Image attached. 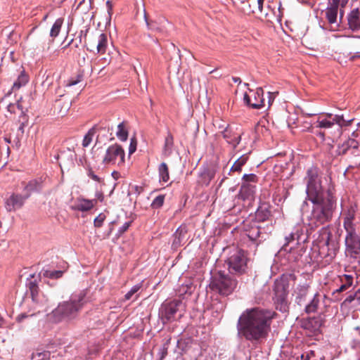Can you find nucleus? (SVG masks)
Returning <instances> with one entry per match:
<instances>
[{
  "label": "nucleus",
  "mask_w": 360,
  "mask_h": 360,
  "mask_svg": "<svg viewBox=\"0 0 360 360\" xmlns=\"http://www.w3.org/2000/svg\"><path fill=\"white\" fill-rule=\"evenodd\" d=\"M274 315V311L264 309H248L240 316L239 330L248 340L258 341L265 338L270 330Z\"/></svg>",
  "instance_id": "nucleus-1"
},
{
  "label": "nucleus",
  "mask_w": 360,
  "mask_h": 360,
  "mask_svg": "<svg viewBox=\"0 0 360 360\" xmlns=\"http://www.w3.org/2000/svg\"><path fill=\"white\" fill-rule=\"evenodd\" d=\"M84 297L85 294L80 292L79 294L72 295L70 300L60 302L51 314L53 321L60 322L63 320L74 319L82 309L84 303Z\"/></svg>",
  "instance_id": "nucleus-2"
},
{
  "label": "nucleus",
  "mask_w": 360,
  "mask_h": 360,
  "mask_svg": "<svg viewBox=\"0 0 360 360\" xmlns=\"http://www.w3.org/2000/svg\"><path fill=\"white\" fill-rule=\"evenodd\" d=\"M308 200L314 204L311 220L316 226L328 222L331 219L335 203L331 195L328 194L327 197L323 195L316 200L312 198Z\"/></svg>",
  "instance_id": "nucleus-3"
},
{
  "label": "nucleus",
  "mask_w": 360,
  "mask_h": 360,
  "mask_svg": "<svg viewBox=\"0 0 360 360\" xmlns=\"http://www.w3.org/2000/svg\"><path fill=\"white\" fill-rule=\"evenodd\" d=\"M304 179L307 182V199L312 198L313 200H316L319 196L325 195L321 181L319 178V172L316 167H312L308 169Z\"/></svg>",
  "instance_id": "nucleus-4"
},
{
  "label": "nucleus",
  "mask_w": 360,
  "mask_h": 360,
  "mask_svg": "<svg viewBox=\"0 0 360 360\" xmlns=\"http://www.w3.org/2000/svg\"><path fill=\"white\" fill-rule=\"evenodd\" d=\"M237 282L224 273L219 271L212 278L210 285L212 290L222 295L231 294L236 288Z\"/></svg>",
  "instance_id": "nucleus-5"
},
{
  "label": "nucleus",
  "mask_w": 360,
  "mask_h": 360,
  "mask_svg": "<svg viewBox=\"0 0 360 360\" xmlns=\"http://www.w3.org/2000/svg\"><path fill=\"white\" fill-rule=\"evenodd\" d=\"M247 257L243 250H236L227 259L229 271L233 274H243L247 269Z\"/></svg>",
  "instance_id": "nucleus-6"
},
{
  "label": "nucleus",
  "mask_w": 360,
  "mask_h": 360,
  "mask_svg": "<svg viewBox=\"0 0 360 360\" xmlns=\"http://www.w3.org/2000/svg\"><path fill=\"white\" fill-rule=\"evenodd\" d=\"M181 300H174L170 302H165L160 309L159 315L163 323L172 321L176 318V313L183 308Z\"/></svg>",
  "instance_id": "nucleus-7"
},
{
  "label": "nucleus",
  "mask_w": 360,
  "mask_h": 360,
  "mask_svg": "<svg viewBox=\"0 0 360 360\" xmlns=\"http://www.w3.org/2000/svg\"><path fill=\"white\" fill-rule=\"evenodd\" d=\"M124 150L121 146L114 144L108 148L103 159L104 165H122L124 162Z\"/></svg>",
  "instance_id": "nucleus-8"
},
{
  "label": "nucleus",
  "mask_w": 360,
  "mask_h": 360,
  "mask_svg": "<svg viewBox=\"0 0 360 360\" xmlns=\"http://www.w3.org/2000/svg\"><path fill=\"white\" fill-rule=\"evenodd\" d=\"M297 277L295 274L289 273L283 274L276 279L274 285V295H288V288L291 283H295Z\"/></svg>",
  "instance_id": "nucleus-9"
},
{
  "label": "nucleus",
  "mask_w": 360,
  "mask_h": 360,
  "mask_svg": "<svg viewBox=\"0 0 360 360\" xmlns=\"http://www.w3.org/2000/svg\"><path fill=\"white\" fill-rule=\"evenodd\" d=\"M108 37L105 34H99L89 37L85 41V45L87 50L94 51L96 50L98 53H104L108 47Z\"/></svg>",
  "instance_id": "nucleus-10"
},
{
  "label": "nucleus",
  "mask_w": 360,
  "mask_h": 360,
  "mask_svg": "<svg viewBox=\"0 0 360 360\" xmlns=\"http://www.w3.org/2000/svg\"><path fill=\"white\" fill-rule=\"evenodd\" d=\"M250 93L252 94L249 95L247 93L244 94L243 101L246 105L255 109H259L264 106V99L263 98L264 91L262 88H257L255 91L250 90Z\"/></svg>",
  "instance_id": "nucleus-11"
},
{
  "label": "nucleus",
  "mask_w": 360,
  "mask_h": 360,
  "mask_svg": "<svg viewBox=\"0 0 360 360\" xmlns=\"http://www.w3.org/2000/svg\"><path fill=\"white\" fill-rule=\"evenodd\" d=\"M30 197V193H25L23 195L18 193H12L5 202V207L8 212H14L21 208L25 201Z\"/></svg>",
  "instance_id": "nucleus-12"
},
{
  "label": "nucleus",
  "mask_w": 360,
  "mask_h": 360,
  "mask_svg": "<svg viewBox=\"0 0 360 360\" xmlns=\"http://www.w3.org/2000/svg\"><path fill=\"white\" fill-rule=\"evenodd\" d=\"M352 229L351 224L348 226V228ZM348 236L346 237L345 243L347 245V251L349 252L352 257H356L357 255L360 253V241L359 240H356L355 236L349 231Z\"/></svg>",
  "instance_id": "nucleus-13"
},
{
  "label": "nucleus",
  "mask_w": 360,
  "mask_h": 360,
  "mask_svg": "<svg viewBox=\"0 0 360 360\" xmlns=\"http://www.w3.org/2000/svg\"><path fill=\"white\" fill-rule=\"evenodd\" d=\"M96 205V200H88L83 198L77 199L75 204L72 206L74 210L86 212L91 210Z\"/></svg>",
  "instance_id": "nucleus-14"
},
{
  "label": "nucleus",
  "mask_w": 360,
  "mask_h": 360,
  "mask_svg": "<svg viewBox=\"0 0 360 360\" xmlns=\"http://www.w3.org/2000/svg\"><path fill=\"white\" fill-rule=\"evenodd\" d=\"M340 0H331L326 10V16L329 23L336 22Z\"/></svg>",
  "instance_id": "nucleus-15"
},
{
  "label": "nucleus",
  "mask_w": 360,
  "mask_h": 360,
  "mask_svg": "<svg viewBox=\"0 0 360 360\" xmlns=\"http://www.w3.org/2000/svg\"><path fill=\"white\" fill-rule=\"evenodd\" d=\"M349 28L357 31L360 28V11L359 8H354L347 16Z\"/></svg>",
  "instance_id": "nucleus-16"
},
{
  "label": "nucleus",
  "mask_w": 360,
  "mask_h": 360,
  "mask_svg": "<svg viewBox=\"0 0 360 360\" xmlns=\"http://www.w3.org/2000/svg\"><path fill=\"white\" fill-rule=\"evenodd\" d=\"M323 323L321 316L310 318L304 321L302 323L304 328L309 330L311 333H316L319 330Z\"/></svg>",
  "instance_id": "nucleus-17"
},
{
  "label": "nucleus",
  "mask_w": 360,
  "mask_h": 360,
  "mask_svg": "<svg viewBox=\"0 0 360 360\" xmlns=\"http://www.w3.org/2000/svg\"><path fill=\"white\" fill-rule=\"evenodd\" d=\"M255 186L248 182H243L238 193V198L245 200L253 198Z\"/></svg>",
  "instance_id": "nucleus-18"
},
{
  "label": "nucleus",
  "mask_w": 360,
  "mask_h": 360,
  "mask_svg": "<svg viewBox=\"0 0 360 360\" xmlns=\"http://www.w3.org/2000/svg\"><path fill=\"white\" fill-rule=\"evenodd\" d=\"M187 229L186 227H179L173 235L172 247L177 248L186 242Z\"/></svg>",
  "instance_id": "nucleus-19"
},
{
  "label": "nucleus",
  "mask_w": 360,
  "mask_h": 360,
  "mask_svg": "<svg viewBox=\"0 0 360 360\" xmlns=\"http://www.w3.org/2000/svg\"><path fill=\"white\" fill-rule=\"evenodd\" d=\"M274 304L276 309L280 311L285 313L288 311V295H274Z\"/></svg>",
  "instance_id": "nucleus-20"
},
{
  "label": "nucleus",
  "mask_w": 360,
  "mask_h": 360,
  "mask_svg": "<svg viewBox=\"0 0 360 360\" xmlns=\"http://www.w3.org/2000/svg\"><path fill=\"white\" fill-rule=\"evenodd\" d=\"M174 146V137L171 132L168 131L167 136L165 139L164 147L162 149V154L167 157L170 155L172 153V149Z\"/></svg>",
  "instance_id": "nucleus-21"
},
{
  "label": "nucleus",
  "mask_w": 360,
  "mask_h": 360,
  "mask_svg": "<svg viewBox=\"0 0 360 360\" xmlns=\"http://www.w3.org/2000/svg\"><path fill=\"white\" fill-rule=\"evenodd\" d=\"M50 49V41L46 38L39 37L34 45V51L37 53L49 51Z\"/></svg>",
  "instance_id": "nucleus-22"
},
{
  "label": "nucleus",
  "mask_w": 360,
  "mask_h": 360,
  "mask_svg": "<svg viewBox=\"0 0 360 360\" xmlns=\"http://www.w3.org/2000/svg\"><path fill=\"white\" fill-rule=\"evenodd\" d=\"M27 285L29 288V290L31 293L32 299L35 302H42L43 300H40L39 297V289L37 284V281H29L27 283Z\"/></svg>",
  "instance_id": "nucleus-23"
},
{
  "label": "nucleus",
  "mask_w": 360,
  "mask_h": 360,
  "mask_svg": "<svg viewBox=\"0 0 360 360\" xmlns=\"http://www.w3.org/2000/svg\"><path fill=\"white\" fill-rule=\"evenodd\" d=\"M248 154H245L238 158L233 163L232 167H231L230 172H240L242 170L243 166H244L248 160Z\"/></svg>",
  "instance_id": "nucleus-24"
},
{
  "label": "nucleus",
  "mask_w": 360,
  "mask_h": 360,
  "mask_svg": "<svg viewBox=\"0 0 360 360\" xmlns=\"http://www.w3.org/2000/svg\"><path fill=\"white\" fill-rule=\"evenodd\" d=\"M264 0H248L249 7L252 13H262Z\"/></svg>",
  "instance_id": "nucleus-25"
},
{
  "label": "nucleus",
  "mask_w": 360,
  "mask_h": 360,
  "mask_svg": "<svg viewBox=\"0 0 360 360\" xmlns=\"http://www.w3.org/2000/svg\"><path fill=\"white\" fill-rule=\"evenodd\" d=\"M160 180L162 182H167L169 179V168L165 162H162L158 167Z\"/></svg>",
  "instance_id": "nucleus-26"
},
{
  "label": "nucleus",
  "mask_w": 360,
  "mask_h": 360,
  "mask_svg": "<svg viewBox=\"0 0 360 360\" xmlns=\"http://www.w3.org/2000/svg\"><path fill=\"white\" fill-rule=\"evenodd\" d=\"M27 82H28V76L23 71L18 76L17 80L13 83V90L19 89L21 86L25 85Z\"/></svg>",
  "instance_id": "nucleus-27"
},
{
  "label": "nucleus",
  "mask_w": 360,
  "mask_h": 360,
  "mask_svg": "<svg viewBox=\"0 0 360 360\" xmlns=\"http://www.w3.org/2000/svg\"><path fill=\"white\" fill-rule=\"evenodd\" d=\"M63 23V18H58L55 22L53 23L51 31H50V36L53 38L56 37L61 29V27Z\"/></svg>",
  "instance_id": "nucleus-28"
},
{
  "label": "nucleus",
  "mask_w": 360,
  "mask_h": 360,
  "mask_svg": "<svg viewBox=\"0 0 360 360\" xmlns=\"http://www.w3.org/2000/svg\"><path fill=\"white\" fill-rule=\"evenodd\" d=\"M116 135L117 138L122 141H125L127 139L128 131L125 128L124 122H121L118 124Z\"/></svg>",
  "instance_id": "nucleus-29"
},
{
  "label": "nucleus",
  "mask_w": 360,
  "mask_h": 360,
  "mask_svg": "<svg viewBox=\"0 0 360 360\" xmlns=\"http://www.w3.org/2000/svg\"><path fill=\"white\" fill-rule=\"evenodd\" d=\"M7 110L8 112L12 113H17L18 112L22 115L23 120H25V115L24 114L22 107L19 101L17 103H10L7 105Z\"/></svg>",
  "instance_id": "nucleus-30"
},
{
  "label": "nucleus",
  "mask_w": 360,
  "mask_h": 360,
  "mask_svg": "<svg viewBox=\"0 0 360 360\" xmlns=\"http://www.w3.org/2000/svg\"><path fill=\"white\" fill-rule=\"evenodd\" d=\"M317 297L318 295H315L311 302L306 306L305 311L307 314L315 312L317 310L319 303V300Z\"/></svg>",
  "instance_id": "nucleus-31"
},
{
  "label": "nucleus",
  "mask_w": 360,
  "mask_h": 360,
  "mask_svg": "<svg viewBox=\"0 0 360 360\" xmlns=\"http://www.w3.org/2000/svg\"><path fill=\"white\" fill-rule=\"evenodd\" d=\"M41 188L40 183L37 180L30 181L25 187V193H30L34 191H39Z\"/></svg>",
  "instance_id": "nucleus-32"
},
{
  "label": "nucleus",
  "mask_w": 360,
  "mask_h": 360,
  "mask_svg": "<svg viewBox=\"0 0 360 360\" xmlns=\"http://www.w3.org/2000/svg\"><path fill=\"white\" fill-rule=\"evenodd\" d=\"M51 353L49 351L36 352L32 355L33 360H48L50 359Z\"/></svg>",
  "instance_id": "nucleus-33"
},
{
  "label": "nucleus",
  "mask_w": 360,
  "mask_h": 360,
  "mask_svg": "<svg viewBox=\"0 0 360 360\" xmlns=\"http://www.w3.org/2000/svg\"><path fill=\"white\" fill-rule=\"evenodd\" d=\"M260 233L259 227L253 226L248 231L247 236L251 240L255 241L260 236Z\"/></svg>",
  "instance_id": "nucleus-34"
},
{
  "label": "nucleus",
  "mask_w": 360,
  "mask_h": 360,
  "mask_svg": "<svg viewBox=\"0 0 360 360\" xmlns=\"http://www.w3.org/2000/svg\"><path fill=\"white\" fill-rule=\"evenodd\" d=\"M332 126H333V122L331 120H328L326 119L320 120L319 119L315 123H314V127L316 128H330Z\"/></svg>",
  "instance_id": "nucleus-35"
},
{
  "label": "nucleus",
  "mask_w": 360,
  "mask_h": 360,
  "mask_svg": "<svg viewBox=\"0 0 360 360\" xmlns=\"http://www.w3.org/2000/svg\"><path fill=\"white\" fill-rule=\"evenodd\" d=\"M94 129L92 128L86 133V134L84 136L83 141H82V146L83 147H87L89 146L91 142L92 141L93 136L94 135Z\"/></svg>",
  "instance_id": "nucleus-36"
},
{
  "label": "nucleus",
  "mask_w": 360,
  "mask_h": 360,
  "mask_svg": "<svg viewBox=\"0 0 360 360\" xmlns=\"http://www.w3.org/2000/svg\"><path fill=\"white\" fill-rule=\"evenodd\" d=\"M145 20L146 22L147 27L149 30L156 32H162V30L160 28L158 23L155 21H149L147 18L146 14L144 15Z\"/></svg>",
  "instance_id": "nucleus-37"
},
{
  "label": "nucleus",
  "mask_w": 360,
  "mask_h": 360,
  "mask_svg": "<svg viewBox=\"0 0 360 360\" xmlns=\"http://www.w3.org/2000/svg\"><path fill=\"white\" fill-rule=\"evenodd\" d=\"M346 283L342 285L338 289L336 290V292H340L347 290L349 286L352 284V276L349 275H345Z\"/></svg>",
  "instance_id": "nucleus-38"
},
{
  "label": "nucleus",
  "mask_w": 360,
  "mask_h": 360,
  "mask_svg": "<svg viewBox=\"0 0 360 360\" xmlns=\"http://www.w3.org/2000/svg\"><path fill=\"white\" fill-rule=\"evenodd\" d=\"M165 196L160 195L157 196L152 202V206L155 208H159L162 206L164 203Z\"/></svg>",
  "instance_id": "nucleus-39"
},
{
  "label": "nucleus",
  "mask_w": 360,
  "mask_h": 360,
  "mask_svg": "<svg viewBox=\"0 0 360 360\" xmlns=\"http://www.w3.org/2000/svg\"><path fill=\"white\" fill-rule=\"evenodd\" d=\"M257 215L259 217H261L262 219V220H264V219L269 218V217L270 216V211L266 208H265L264 210H262V207H261L260 209H259L257 210Z\"/></svg>",
  "instance_id": "nucleus-40"
},
{
  "label": "nucleus",
  "mask_w": 360,
  "mask_h": 360,
  "mask_svg": "<svg viewBox=\"0 0 360 360\" xmlns=\"http://www.w3.org/2000/svg\"><path fill=\"white\" fill-rule=\"evenodd\" d=\"M330 236H331V233H330V231H328V229H323V233L321 235V240L323 241L324 245H326L327 246L329 245V240H330Z\"/></svg>",
  "instance_id": "nucleus-41"
},
{
  "label": "nucleus",
  "mask_w": 360,
  "mask_h": 360,
  "mask_svg": "<svg viewBox=\"0 0 360 360\" xmlns=\"http://www.w3.org/2000/svg\"><path fill=\"white\" fill-rule=\"evenodd\" d=\"M243 182H248L250 184L251 182L255 183L257 181V176L254 174H244L243 176Z\"/></svg>",
  "instance_id": "nucleus-42"
},
{
  "label": "nucleus",
  "mask_w": 360,
  "mask_h": 360,
  "mask_svg": "<svg viewBox=\"0 0 360 360\" xmlns=\"http://www.w3.org/2000/svg\"><path fill=\"white\" fill-rule=\"evenodd\" d=\"M105 219V216L104 214L101 213L96 217L94 219V224L96 227H101L103 225V223Z\"/></svg>",
  "instance_id": "nucleus-43"
},
{
  "label": "nucleus",
  "mask_w": 360,
  "mask_h": 360,
  "mask_svg": "<svg viewBox=\"0 0 360 360\" xmlns=\"http://www.w3.org/2000/svg\"><path fill=\"white\" fill-rule=\"evenodd\" d=\"M141 285L137 284L131 288V289L125 295V299L129 300L136 292L139 291Z\"/></svg>",
  "instance_id": "nucleus-44"
},
{
  "label": "nucleus",
  "mask_w": 360,
  "mask_h": 360,
  "mask_svg": "<svg viewBox=\"0 0 360 360\" xmlns=\"http://www.w3.org/2000/svg\"><path fill=\"white\" fill-rule=\"evenodd\" d=\"M354 219V214L353 213H351L350 211H349L348 214H347V216L346 217L345 219V221H344V224H345V229H347V231H348V226L350 225V224L352 223V220Z\"/></svg>",
  "instance_id": "nucleus-45"
},
{
  "label": "nucleus",
  "mask_w": 360,
  "mask_h": 360,
  "mask_svg": "<svg viewBox=\"0 0 360 360\" xmlns=\"http://www.w3.org/2000/svg\"><path fill=\"white\" fill-rule=\"evenodd\" d=\"M87 175L92 179L94 181L101 183L102 181V179L94 174L92 169H89L87 172Z\"/></svg>",
  "instance_id": "nucleus-46"
},
{
  "label": "nucleus",
  "mask_w": 360,
  "mask_h": 360,
  "mask_svg": "<svg viewBox=\"0 0 360 360\" xmlns=\"http://www.w3.org/2000/svg\"><path fill=\"white\" fill-rule=\"evenodd\" d=\"M331 121L333 122V124L336 123L339 126H342L345 122L343 117L340 115H335Z\"/></svg>",
  "instance_id": "nucleus-47"
},
{
  "label": "nucleus",
  "mask_w": 360,
  "mask_h": 360,
  "mask_svg": "<svg viewBox=\"0 0 360 360\" xmlns=\"http://www.w3.org/2000/svg\"><path fill=\"white\" fill-rule=\"evenodd\" d=\"M223 137L229 143H231L232 141L230 140V133L228 129V126L225 127L224 130L221 131Z\"/></svg>",
  "instance_id": "nucleus-48"
},
{
  "label": "nucleus",
  "mask_w": 360,
  "mask_h": 360,
  "mask_svg": "<svg viewBox=\"0 0 360 360\" xmlns=\"http://www.w3.org/2000/svg\"><path fill=\"white\" fill-rule=\"evenodd\" d=\"M131 221H127L125 222L119 229V233L122 234L124 233L131 226Z\"/></svg>",
  "instance_id": "nucleus-49"
},
{
  "label": "nucleus",
  "mask_w": 360,
  "mask_h": 360,
  "mask_svg": "<svg viewBox=\"0 0 360 360\" xmlns=\"http://www.w3.org/2000/svg\"><path fill=\"white\" fill-rule=\"evenodd\" d=\"M314 356V351H309L307 354H302L300 356L301 360H309L311 356Z\"/></svg>",
  "instance_id": "nucleus-50"
},
{
  "label": "nucleus",
  "mask_w": 360,
  "mask_h": 360,
  "mask_svg": "<svg viewBox=\"0 0 360 360\" xmlns=\"http://www.w3.org/2000/svg\"><path fill=\"white\" fill-rule=\"evenodd\" d=\"M63 271H53L49 274V277L51 278H58L62 276Z\"/></svg>",
  "instance_id": "nucleus-51"
},
{
  "label": "nucleus",
  "mask_w": 360,
  "mask_h": 360,
  "mask_svg": "<svg viewBox=\"0 0 360 360\" xmlns=\"http://www.w3.org/2000/svg\"><path fill=\"white\" fill-rule=\"evenodd\" d=\"M136 149V142L134 139H131V143L129 146V154H132L133 153H134Z\"/></svg>",
  "instance_id": "nucleus-52"
},
{
  "label": "nucleus",
  "mask_w": 360,
  "mask_h": 360,
  "mask_svg": "<svg viewBox=\"0 0 360 360\" xmlns=\"http://www.w3.org/2000/svg\"><path fill=\"white\" fill-rule=\"evenodd\" d=\"M316 127H312L311 128V132L313 133H315L316 134V136H318L319 137L321 138V141H323L325 140V133L323 131H314V129Z\"/></svg>",
  "instance_id": "nucleus-53"
},
{
  "label": "nucleus",
  "mask_w": 360,
  "mask_h": 360,
  "mask_svg": "<svg viewBox=\"0 0 360 360\" xmlns=\"http://www.w3.org/2000/svg\"><path fill=\"white\" fill-rule=\"evenodd\" d=\"M360 291V290H358L356 292L355 295H349V296H347V297L345 300V303H350L352 302L355 297H356V295Z\"/></svg>",
  "instance_id": "nucleus-54"
},
{
  "label": "nucleus",
  "mask_w": 360,
  "mask_h": 360,
  "mask_svg": "<svg viewBox=\"0 0 360 360\" xmlns=\"http://www.w3.org/2000/svg\"><path fill=\"white\" fill-rule=\"evenodd\" d=\"M95 195L96 198L94 200H96V202L98 200L102 202L104 199V196L102 192H96Z\"/></svg>",
  "instance_id": "nucleus-55"
},
{
  "label": "nucleus",
  "mask_w": 360,
  "mask_h": 360,
  "mask_svg": "<svg viewBox=\"0 0 360 360\" xmlns=\"http://www.w3.org/2000/svg\"><path fill=\"white\" fill-rule=\"evenodd\" d=\"M276 93H271V92H269V101H268V103H269V106L271 104V103L274 101L275 97H276Z\"/></svg>",
  "instance_id": "nucleus-56"
},
{
  "label": "nucleus",
  "mask_w": 360,
  "mask_h": 360,
  "mask_svg": "<svg viewBox=\"0 0 360 360\" xmlns=\"http://www.w3.org/2000/svg\"><path fill=\"white\" fill-rule=\"evenodd\" d=\"M241 139L240 136H238L234 139V140L232 141L231 144H233V147L236 148L240 143Z\"/></svg>",
  "instance_id": "nucleus-57"
},
{
  "label": "nucleus",
  "mask_w": 360,
  "mask_h": 360,
  "mask_svg": "<svg viewBox=\"0 0 360 360\" xmlns=\"http://www.w3.org/2000/svg\"><path fill=\"white\" fill-rule=\"evenodd\" d=\"M294 234L290 233L288 236H285V240L286 243H285V245H288L290 242L294 240Z\"/></svg>",
  "instance_id": "nucleus-58"
},
{
  "label": "nucleus",
  "mask_w": 360,
  "mask_h": 360,
  "mask_svg": "<svg viewBox=\"0 0 360 360\" xmlns=\"http://www.w3.org/2000/svg\"><path fill=\"white\" fill-rule=\"evenodd\" d=\"M78 77H79V79L77 80H72V79L70 80L68 82V86H71L77 84L81 80V78H82L81 76H79Z\"/></svg>",
  "instance_id": "nucleus-59"
},
{
  "label": "nucleus",
  "mask_w": 360,
  "mask_h": 360,
  "mask_svg": "<svg viewBox=\"0 0 360 360\" xmlns=\"http://www.w3.org/2000/svg\"><path fill=\"white\" fill-rule=\"evenodd\" d=\"M26 317H27V316L26 314H22L19 315L17 319L19 321H20L22 319H23L24 318H26Z\"/></svg>",
  "instance_id": "nucleus-60"
},
{
  "label": "nucleus",
  "mask_w": 360,
  "mask_h": 360,
  "mask_svg": "<svg viewBox=\"0 0 360 360\" xmlns=\"http://www.w3.org/2000/svg\"><path fill=\"white\" fill-rule=\"evenodd\" d=\"M348 0H340V4H341L342 7H344L347 3Z\"/></svg>",
  "instance_id": "nucleus-61"
},
{
  "label": "nucleus",
  "mask_w": 360,
  "mask_h": 360,
  "mask_svg": "<svg viewBox=\"0 0 360 360\" xmlns=\"http://www.w3.org/2000/svg\"><path fill=\"white\" fill-rule=\"evenodd\" d=\"M24 127H25V124L23 122H22L18 128V130L19 131H21L22 133L24 132Z\"/></svg>",
  "instance_id": "nucleus-62"
},
{
  "label": "nucleus",
  "mask_w": 360,
  "mask_h": 360,
  "mask_svg": "<svg viewBox=\"0 0 360 360\" xmlns=\"http://www.w3.org/2000/svg\"><path fill=\"white\" fill-rule=\"evenodd\" d=\"M106 4L108 8V12H110V11L112 9V5L109 1L106 2Z\"/></svg>",
  "instance_id": "nucleus-63"
},
{
  "label": "nucleus",
  "mask_w": 360,
  "mask_h": 360,
  "mask_svg": "<svg viewBox=\"0 0 360 360\" xmlns=\"http://www.w3.org/2000/svg\"><path fill=\"white\" fill-rule=\"evenodd\" d=\"M233 80L234 82H239L240 83L241 80L239 77H233Z\"/></svg>",
  "instance_id": "nucleus-64"
}]
</instances>
